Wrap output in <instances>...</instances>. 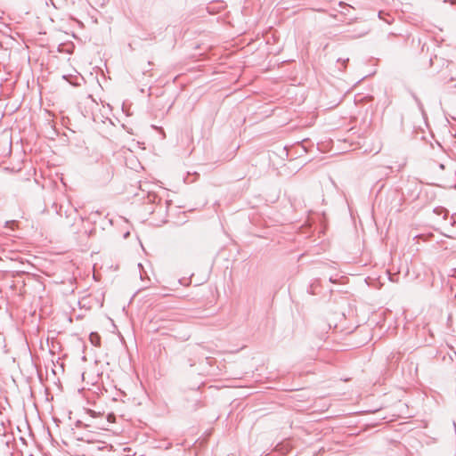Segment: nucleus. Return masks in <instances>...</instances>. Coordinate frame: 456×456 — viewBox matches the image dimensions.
<instances>
[{
	"label": "nucleus",
	"instance_id": "obj_5",
	"mask_svg": "<svg viewBox=\"0 0 456 456\" xmlns=\"http://www.w3.org/2000/svg\"><path fill=\"white\" fill-rule=\"evenodd\" d=\"M438 167H439L440 169H444V166L443 164H440Z\"/></svg>",
	"mask_w": 456,
	"mask_h": 456
},
{
	"label": "nucleus",
	"instance_id": "obj_2",
	"mask_svg": "<svg viewBox=\"0 0 456 456\" xmlns=\"http://www.w3.org/2000/svg\"><path fill=\"white\" fill-rule=\"evenodd\" d=\"M90 341L94 346H99L100 345V336L97 333H91L90 334Z\"/></svg>",
	"mask_w": 456,
	"mask_h": 456
},
{
	"label": "nucleus",
	"instance_id": "obj_3",
	"mask_svg": "<svg viewBox=\"0 0 456 456\" xmlns=\"http://www.w3.org/2000/svg\"><path fill=\"white\" fill-rule=\"evenodd\" d=\"M338 61L341 62L343 66H346V63L348 61V59H346V60L338 59Z\"/></svg>",
	"mask_w": 456,
	"mask_h": 456
},
{
	"label": "nucleus",
	"instance_id": "obj_4",
	"mask_svg": "<svg viewBox=\"0 0 456 456\" xmlns=\"http://www.w3.org/2000/svg\"><path fill=\"white\" fill-rule=\"evenodd\" d=\"M445 2H449L451 4H454L456 0H444Z\"/></svg>",
	"mask_w": 456,
	"mask_h": 456
},
{
	"label": "nucleus",
	"instance_id": "obj_6",
	"mask_svg": "<svg viewBox=\"0 0 456 456\" xmlns=\"http://www.w3.org/2000/svg\"><path fill=\"white\" fill-rule=\"evenodd\" d=\"M128 235H129V232H126V233L125 234V238H126Z\"/></svg>",
	"mask_w": 456,
	"mask_h": 456
},
{
	"label": "nucleus",
	"instance_id": "obj_1",
	"mask_svg": "<svg viewBox=\"0 0 456 456\" xmlns=\"http://www.w3.org/2000/svg\"><path fill=\"white\" fill-rule=\"evenodd\" d=\"M434 213L437 216H442L443 219H446L449 215V211L443 207L435 208Z\"/></svg>",
	"mask_w": 456,
	"mask_h": 456
}]
</instances>
